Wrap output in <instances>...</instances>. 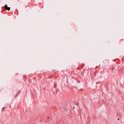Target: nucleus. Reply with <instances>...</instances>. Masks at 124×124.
Here are the masks:
<instances>
[{
	"instance_id": "nucleus-7",
	"label": "nucleus",
	"mask_w": 124,
	"mask_h": 124,
	"mask_svg": "<svg viewBox=\"0 0 124 124\" xmlns=\"http://www.w3.org/2000/svg\"><path fill=\"white\" fill-rule=\"evenodd\" d=\"M48 119H49V117H47V120H48Z\"/></svg>"
},
{
	"instance_id": "nucleus-5",
	"label": "nucleus",
	"mask_w": 124,
	"mask_h": 124,
	"mask_svg": "<svg viewBox=\"0 0 124 124\" xmlns=\"http://www.w3.org/2000/svg\"><path fill=\"white\" fill-rule=\"evenodd\" d=\"M73 109H75V107H73Z\"/></svg>"
},
{
	"instance_id": "nucleus-1",
	"label": "nucleus",
	"mask_w": 124,
	"mask_h": 124,
	"mask_svg": "<svg viewBox=\"0 0 124 124\" xmlns=\"http://www.w3.org/2000/svg\"><path fill=\"white\" fill-rule=\"evenodd\" d=\"M4 8L6 9V10H8V11H9L10 10V7H9L7 6V5H5Z\"/></svg>"
},
{
	"instance_id": "nucleus-3",
	"label": "nucleus",
	"mask_w": 124,
	"mask_h": 124,
	"mask_svg": "<svg viewBox=\"0 0 124 124\" xmlns=\"http://www.w3.org/2000/svg\"><path fill=\"white\" fill-rule=\"evenodd\" d=\"M23 77H24V78H27V77L26 76H24Z\"/></svg>"
},
{
	"instance_id": "nucleus-2",
	"label": "nucleus",
	"mask_w": 124,
	"mask_h": 124,
	"mask_svg": "<svg viewBox=\"0 0 124 124\" xmlns=\"http://www.w3.org/2000/svg\"><path fill=\"white\" fill-rule=\"evenodd\" d=\"M3 110H5V107L2 108V111H3Z\"/></svg>"
},
{
	"instance_id": "nucleus-6",
	"label": "nucleus",
	"mask_w": 124,
	"mask_h": 124,
	"mask_svg": "<svg viewBox=\"0 0 124 124\" xmlns=\"http://www.w3.org/2000/svg\"><path fill=\"white\" fill-rule=\"evenodd\" d=\"M118 121H120V118H118Z\"/></svg>"
},
{
	"instance_id": "nucleus-4",
	"label": "nucleus",
	"mask_w": 124,
	"mask_h": 124,
	"mask_svg": "<svg viewBox=\"0 0 124 124\" xmlns=\"http://www.w3.org/2000/svg\"><path fill=\"white\" fill-rule=\"evenodd\" d=\"M54 88H56V84H54Z\"/></svg>"
}]
</instances>
